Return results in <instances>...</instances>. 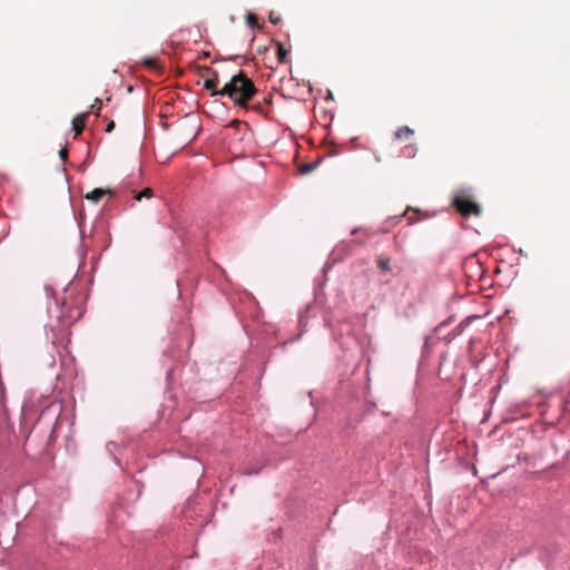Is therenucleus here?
<instances>
[{"label": "nucleus", "mask_w": 570, "mask_h": 570, "mask_svg": "<svg viewBox=\"0 0 570 570\" xmlns=\"http://www.w3.org/2000/svg\"><path fill=\"white\" fill-rule=\"evenodd\" d=\"M218 94L222 97H228L237 107L248 108V102L257 94V89L254 82L243 71H239L219 89Z\"/></svg>", "instance_id": "1"}, {"label": "nucleus", "mask_w": 570, "mask_h": 570, "mask_svg": "<svg viewBox=\"0 0 570 570\" xmlns=\"http://www.w3.org/2000/svg\"><path fill=\"white\" fill-rule=\"evenodd\" d=\"M82 308L80 306H72L70 303L66 301L61 304V311L58 316V321L60 323L58 335H55V341L62 342L65 337L68 335L69 327L77 322L82 316Z\"/></svg>", "instance_id": "2"}, {"label": "nucleus", "mask_w": 570, "mask_h": 570, "mask_svg": "<svg viewBox=\"0 0 570 570\" xmlns=\"http://www.w3.org/2000/svg\"><path fill=\"white\" fill-rule=\"evenodd\" d=\"M453 206L464 217L480 216L482 213L481 206L468 193H459L453 198Z\"/></svg>", "instance_id": "3"}, {"label": "nucleus", "mask_w": 570, "mask_h": 570, "mask_svg": "<svg viewBox=\"0 0 570 570\" xmlns=\"http://www.w3.org/2000/svg\"><path fill=\"white\" fill-rule=\"evenodd\" d=\"M202 76H208V79L205 80L204 88L206 90H209L212 92V96H219V90L217 89V86L219 83L217 71L212 69L210 67H204L202 69Z\"/></svg>", "instance_id": "4"}, {"label": "nucleus", "mask_w": 570, "mask_h": 570, "mask_svg": "<svg viewBox=\"0 0 570 570\" xmlns=\"http://www.w3.org/2000/svg\"><path fill=\"white\" fill-rule=\"evenodd\" d=\"M88 115H89V112H82V114H78L76 117H73L72 129L75 130L76 136H78L82 132V130L86 126V120H87Z\"/></svg>", "instance_id": "5"}, {"label": "nucleus", "mask_w": 570, "mask_h": 570, "mask_svg": "<svg viewBox=\"0 0 570 570\" xmlns=\"http://www.w3.org/2000/svg\"><path fill=\"white\" fill-rule=\"evenodd\" d=\"M107 194H110L109 189L95 188L94 190L86 195V199L91 200L94 203H98Z\"/></svg>", "instance_id": "6"}, {"label": "nucleus", "mask_w": 570, "mask_h": 570, "mask_svg": "<svg viewBox=\"0 0 570 570\" xmlns=\"http://www.w3.org/2000/svg\"><path fill=\"white\" fill-rule=\"evenodd\" d=\"M141 63L147 67L148 69H151V70H159L160 69V63H159V60L155 57H145L142 60H141Z\"/></svg>", "instance_id": "7"}, {"label": "nucleus", "mask_w": 570, "mask_h": 570, "mask_svg": "<svg viewBox=\"0 0 570 570\" xmlns=\"http://www.w3.org/2000/svg\"><path fill=\"white\" fill-rule=\"evenodd\" d=\"M414 131L407 126L401 127L396 132H394V137L396 139L407 138L413 136Z\"/></svg>", "instance_id": "8"}, {"label": "nucleus", "mask_w": 570, "mask_h": 570, "mask_svg": "<svg viewBox=\"0 0 570 570\" xmlns=\"http://www.w3.org/2000/svg\"><path fill=\"white\" fill-rule=\"evenodd\" d=\"M277 59L281 63H285L286 62V58H287V55H288V50L285 48V46L281 42L277 43Z\"/></svg>", "instance_id": "9"}, {"label": "nucleus", "mask_w": 570, "mask_h": 570, "mask_svg": "<svg viewBox=\"0 0 570 570\" xmlns=\"http://www.w3.org/2000/svg\"><path fill=\"white\" fill-rule=\"evenodd\" d=\"M246 22L252 28H258V19L254 13L246 14Z\"/></svg>", "instance_id": "10"}, {"label": "nucleus", "mask_w": 570, "mask_h": 570, "mask_svg": "<svg viewBox=\"0 0 570 570\" xmlns=\"http://www.w3.org/2000/svg\"><path fill=\"white\" fill-rule=\"evenodd\" d=\"M153 196V189L150 188H145L142 189L140 193H138L136 196H135V199L136 200H141L144 197L146 198H150Z\"/></svg>", "instance_id": "11"}, {"label": "nucleus", "mask_w": 570, "mask_h": 570, "mask_svg": "<svg viewBox=\"0 0 570 570\" xmlns=\"http://www.w3.org/2000/svg\"><path fill=\"white\" fill-rule=\"evenodd\" d=\"M315 167H316V164L307 163V164H304L301 166L299 171L302 174H308V173L313 171L315 169Z\"/></svg>", "instance_id": "12"}, {"label": "nucleus", "mask_w": 570, "mask_h": 570, "mask_svg": "<svg viewBox=\"0 0 570 570\" xmlns=\"http://www.w3.org/2000/svg\"><path fill=\"white\" fill-rule=\"evenodd\" d=\"M379 267L382 269V271H389L390 269V259L386 258V259H380L379 261Z\"/></svg>", "instance_id": "13"}, {"label": "nucleus", "mask_w": 570, "mask_h": 570, "mask_svg": "<svg viewBox=\"0 0 570 570\" xmlns=\"http://www.w3.org/2000/svg\"><path fill=\"white\" fill-rule=\"evenodd\" d=\"M268 20L271 23L277 24L281 21V17L272 11L269 12Z\"/></svg>", "instance_id": "14"}, {"label": "nucleus", "mask_w": 570, "mask_h": 570, "mask_svg": "<svg viewBox=\"0 0 570 570\" xmlns=\"http://www.w3.org/2000/svg\"><path fill=\"white\" fill-rule=\"evenodd\" d=\"M253 110H255L257 114L265 115V110L261 104H256L252 106Z\"/></svg>", "instance_id": "15"}, {"label": "nucleus", "mask_w": 570, "mask_h": 570, "mask_svg": "<svg viewBox=\"0 0 570 570\" xmlns=\"http://www.w3.org/2000/svg\"><path fill=\"white\" fill-rule=\"evenodd\" d=\"M59 157L62 161L67 160L68 158V150L66 148H62L59 150Z\"/></svg>", "instance_id": "16"}, {"label": "nucleus", "mask_w": 570, "mask_h": 570, "mask_svg": "<svg viewBox=\"0 0 570 570\" xmlns=\"http://www.w3.org/2000/svg\"><path fill=\"white\" fill-rule=\"evenodd\" d=\"M94 108H97V112L100 110V108H101V100L99 98H97L95 100V104L91 105V109H94Z\"/></svg>", "instance_id": "17"}, {"label": "nucleus", "mask_w": 570, "mask_h": 570, "mask_svg": "<svg viewBox=\"0 0 570 570\" xmlns=\"http://www.w3.org/2000/svg\"><path fill=\"white\" fill-rule=\"evenodd\" d=\"M230 126H233V127H238V126H246V124H245V122H243V121H240V120H238V119H235V120H233V121L230 122Z\"/></svg>", "instance_id": "18"}, {"label": "nucleus", "mask_w": 570, "mask_h": 570, "mask_svg": "<svg viewBox=\"0 0 570 570\" xmlns=\"http://www.w3.org/2000/svg\"><path fill=\"white\" fill-rule=\"evenodd\" d=\"M114 127H115V122H114V121H110V122L107 125V127H106V131H107V132H110V131L114 129Z\"/></svg>", "instance_id": "19"}, {"label": "nucleus", "mask_w": 570, "mask_h": 570, "mask_svg": "<svg viewBox=\"0 0 570 570\" xmlns=\"http://www.w3.org/2000/svg\"><path fill=\"white\" fill-rule=\"evenodd\" d=\"M353 234H354V235H358V234L365 235V233H364V232H361L360 229H354V230H353Z\"/></svg>", "instance_id": "20"}, {"label": "nucleus", "mask_w": 570, "mask_h": 570, "mask_svg": "<svg viewBox=\"0 0 570 570\" xmlns=\"http://www.w3.org/2000/svg\"><path fill=\"white\" fill-rule=\"evenodd\" d=\"M405 214H402L400 216H394V219L401 220L404 217Z\"/></svg>", "instance_id": "21"}, {"label": "nucleus", "mask_w": 570, "mask_h": 570, "mask_svg": "<svg viewBox=\"0 0 570 570\" xmlns=\"http://www.w3.org/2000/svg\"><path fill=\"white\" fill-rule=\"evenodd\" d=\"M409 222H410V224L414 223V218L410 216Z\"/></svg>", "instance_id": "22"}]
</instances>
